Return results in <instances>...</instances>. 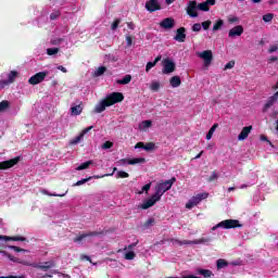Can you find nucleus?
<instances>
[{
  "instance_id": "4",
  "label": "nucleus",
  "mask_w": 278,
  "mask_h": 278,
  "mask_svg": "<svg viewBox=\"0 0 278 278\" xmlns=\"http://www.w3.org/2000/svg\"><path fill=\"white\" fill-rule=\"evenodd\" d=\"M124 99L125 96H123L122 92H112L104 100L106 101V103H109V106H112L116 103H121L122 101H124Z\"/></svg>"
},
{
  "instance_id": "15",
  "label": "nucleus",
  "mask_w": 278,
  "mask_h": 278,
  "mask_svg": "<svg viewBox=\"0 0 278 278\" xmlns=\"http://www.w3.org/2000/svg\"><path fill=\"white\" fill-rule=\"evenodd\" d=\"M242 34H244V27H242V25H238L229 30L228 36L229 38H236L242 36Z\"/></svg>"
},
{
  "instance_id": "61",
  "label": "nucleus",
  "mask_w": 278,
  "mask_h": 278,
  "mask_svg": "<svg viewBox=\"0 0 278 278\" xmlns=\"http://www.w3.org/2000/svg\"><path fill=\"white\" fill-rule=\"evenodd\" d=\"M151 190V182L142 187V192H149Z\"/></svg>"
},
{
  "instance_id": "21",
  "label": "nucleus",
  "mask_w": 278,
  "mask_h": 278,
  "mask_svg": "<svg viewBox=\"0 0 278 278\" xmlns=\"http://www.w3.org/2000/svg\"><path fill=\"white\" fill-rule=\"evenodd\" d=\"M35 268H40V270L47 271L51 268H55V261H48L40 265L37 264V266Z\"/></svg>"
},
{
  "instance_id": "30",
  "label": "nucleus",
  "mask_w": 278,
  "mask_h": 278,
  "mask_svg": "<svg viewBox=\"0 0 278 278\" xmlns=\"http://www.w3.org/2000/svg\"><path fill=\"white\" fill-rule=\"evenodd\" d=\"M197 273H198V275H202V277H204V278H210V277H212V270H210V269H197Z\"/></svg>"
},
{
  "instance_id": "49",
  "label": "nucleus",
  "mask_w": 278,
  "mask_h": 278,
  "mask_svg": "<svg viewBox=\"0 0 278 278\" xmlns=\"http://www.w3.org/2000/svg\"><path fill=\"white\" fill-rule=\"evenodd\" d=\"M60 16H61L60 11H54V12H52V13L50 14V20H51V21H55L56 18H60Z\"/></svg>"
},
{
  "instance_id": "1",
  "label": "nucleus",
  "mask_w": 278,
  "mask_h": 278,
  "mask_svg": "<svg viewBox=\"0 0 278 278\" xmlns=\"http://www.w3.org/2000/svg\"><path fill=\"white\" fill-rule=\"evenodd\" d=\"M175 181H177V178L173 177L169 180L159 184L155 188L156 191L154 194L162 199L164 192H168V190L173 188V184H175Z\"/></svg>"
},
{
  "instance_id": "7",
  "label": "nucleus",
  "mask_w": 278,
  "mask_h": 278,
  "mask_svg": "<svg viewBox=\"0 0 278 278\" xmlns=\"http://www.w3.org/2000/svg\"><path fill=\"white\" fill-rule=\"evenodd\" d=\"M197 55L204 61V65L206 66H210V64H212V61L214 60V54L212 53V50L197 52Z\"/></svg>"
},
{
  "instance_id": "53",
  "label": "nucleus",
  "mask_w": 278,
  "mask_h": 278,
  "mask_svg": "<svg viewBox=\"0 0 278 278\" xmlns=\"http://www.w3.org/2000/svg\"><path fill=\"white\" fill-rule=\"evenodd\" d=\"M112 147H114L112 141H106L102 144V149H112Z\"/></svg>"
},
{
  "instance_id": "17",
  "label": "nucleus",
  "mask_w": 278,
  "mask_h": 278,
  "mask_svg": "<svg viewBox=\"0 0 278 278\" xmlns=\"http://www.w3.org/2000/svg\"><path fill=\"white\" fill-rule=\"evenodd\" d=\"M277 101H278V97L274 93L273 96H270L268 99H267V101H266V103L264 104V106H263V113H266V112H268V110H270V108L273 106V105H275V103H277Z\"/></svg>"
},
{
  "instance_id": "25",
  "label": "nucleus",
  "mask_w": 278,
  "mask_h": 278,
  "mask_svg": "<svg viewBox=\"0 0 278 278\" xmlns=\"http://www.w3.org/2000/svg\"><path fill=\"white\" fill-rule=\"evenodd\" d=\"M169 242H172V244L174 247H184V244H190V240H179V239H170Z\"/></svg>"
},
{
  "instance_id": "27",
  "label": "nucleus",
  "mask_w": 278,
  "mask_h": 278,
  "mask_svg": "<svg viewBox=\"0 0 278 278\" xmlns=\"http://www.w3.org/2000/svg\"><path fill=\"white\" fill-rule=\"evenodd\" d=\"M131 81V75H126L123 77V79L116 80V84H119L121 86H127Z\"/></svg>"
},
{
  "instance_id": "60",
  "label": "nucleus",
  "mask_w": 278,
  "mask_h": 278,
  "mask_svg": "<svg viewBox=\"0 0 278 278\" xmlns=\"http://www.w3.org/2000/svg\"><path fill=\"white\" fill-rule=\"evenodd\" d=\"M9 84H11L10 80H0V88H5Z\"/></svg>"
},
{
  "instance_id": "16",
  "label": "nucleus",
  "mask_w": 278,
  "mask_h": 278,
  "mask_svg": "<svg viewBox=\"0 0 278 278\" xmlns=\"http://www.w3.org/2000/svg\"><path fill=\"white\" fill-rule=\"evenodd\" d=\"M160 27H162V29H173V27H175V18L173 17L164 18L163 21L160 22Z\"/></svg>"
},
{
  "instance_id": "6",
  "label": "nucleus",
  "mask_w": 278,
  "mask_h": 278,
  "mask_svg": "<svg viewBox=\"0 0 278 278\" xmlns=\"http://www.w3.org/2000/svg\"><path fill=\"white\" fill-rule=\"evenodd\" d=\"M47 75H49V72H39L28 79V84H30V86H38V84L45 81Z\"/></svg>"
},
{
  "instance_id": "47",
  "label": "nucleus",
  "mask_w": 278,
  "mask_h": 278,
  "mask_svg": "<svg viewBox=\"0 0 278 278\" xmlns=\"http://www.w3.org/2000/svg\"><path fill=\"white\" fill-rule=\"evenodd\" d=\"M90 179H92V177L83 178L81 180H78L76 184H74V186H84V184H88Z\"/></svg>"
},
{
  "instance_id": "48",
  "label": "nucleus",
  "mask_w": 278,
  "mask_h": 278,
  "mask_svg": "<svg viewBox=\"0 0 278 278\" xmlns=\"http://www.w3.org/2000/svg\"><path fill=\"white\" fill-rule=\"evenodd\" d=\"M236 66V61H229L225 67H224V71H229L231 68H233Z\"/></svg>"
},
{
  "instance_id": "46",
  "label": "nucleus",
  "mask_w": 278,
  "mask_h": 278,
  "mask_svg": "<svg viewBox=\"0 0 278 278\" xmlns=\"http://www.w3.org/2000/svg\"><path fill=\"white\" fill-rule=\"evenodd\" d=\"M7 108H10V102L8 101L0 102V112H5Z\"/></svg>"
},
{
  "instance_id": "29",
  "label": "nucleus",
  "mask_w": 278,
  "mask_h": 278,
  "mask_svg": "<svg viewBox=\"0 0 278 278\" xmlns=\"http://www.w3.org/2000/svg\"><path fill=\"white\" fill-rule=\"evenodd\" d=\"M84 109L81 108V105H75L71 108V112H72V116H79V114H81V111Z\"/></svg>"
},
{
  "instance_id": "34",
  "label": "nucleus",
  "mask_w": 278,
  "mask_h": 278,
  "mask_svg": "<svg viewBox=\"0 0 278 278\" xmlns=\"http://www.w3.org/2000/svg\"><path fill=\"white\" fill-rule=\"evenodd\" d=\"M150 90H152V92H157L160 90V81H152L150 85Z\"/></svg>"
},
{
  "instance_id": "32",
  "label": "nucleus",
  "mask_w": 278,
  "mask_h": 278,
  "mask_svg": "<svg viewBox=\"0 0 278 278\" xmlns=\"http://www.w3.org/2000/svg\"><path fill=\"white\" fill-rule=\"evenodd\" d=\"M216 129H218V124H214V125L210 128V130H208V132H207V135H206V140H212V136H214V131H216Z\"/></svg>"
},
{
  "instance_id": "56",
  "label": "nucleus",
  "mask_w": 278,
  "mask_h": 278,
  "mask_svg": "<svg viewBox=\"0 0 278 278\" xmlns=\"http://www.w3.org/2000/svg\"><path fill=\"white\" fill-rule=\"evenodd\" d=\"M201 24L200 23H195L192 26V31H201Z\"/></svg>"
},
{
  "instance_id": "38",
  "label": "nucleus",
  "mask_w": 278,
  "mask_h": 278,
  "mask_svg": "<svg viewBox=\"0 0 278 278\" xmlns=\"http://www.w3.org/2000/svg\"><path fill=\"white\" fill-rule=\"evenodd\" d=\"M273 18H275V14H273V13H267V14L263 15L264 23H270L273 21Z\"/></svg>"
},
{
  "instance_id": "20",
  "label": "nucleus",
  "mask_w": 278,
  "mask_h": 278,
  "mask_svg": "<svg viewBox=\"0 0 278 278\" xmlns=\"http://www.w3.org/2000/svg\"><path fill=\"white\" fill-rule=\"evenodd\" d=\"M105 108H110V104L106 100H102L96 105L94 113L101 114V112H105Z\"/></svg>"
},
{
  "instance_id": "36",
  "label": "nucleus",
  "mask_w": 278,
  "mask_h": 278,
  "mask_svg": "<svg viewBox=\"0 0 278 278\" xmlns=\"http://www.w3.org/2000/svg\"><path fill=\"white\" fill-rule=\"evenodd\" d=\"M227 266H229V264L227 263V261L219 258L217 260V268L220 270V268H227Z\"/></svg>"
},
{
  "instance_id": "8",
  "label": "nucleus",
  "mask_w": 278,
  "mask_h": 278,
  "mask_svg": "<svg viewBox=\"0 0 278 278\" xmlns=\"http://www.w3.org/2000/svg\"><path fill=\"white\" fill-rule=\"evenodd\" d=\"M147 160L144 157H136V159H122L117 161L118 166H125V164H130L131 166L136 164H144Z\"/></svg>"
},
{
  "instance_id": "35",
  "label": "nucleus",
  "mask_w": 278,
  "mask_h": 278,
  "mask_svg": "<svg viewBox=\"0 0 278 278\" xmlns=\"http://www.w3.org/2000/svg\"><path fill=\"white\" fill-rule=\"evenodd\" d=\"M136 258V252L135 251H128L124 254V260H135Z\"/></svg>"
},
{
  "instance_id": "52",
  "label": "nucleus",
  "mask_w": 278,
  "mask_h": 278,
  "mask_svg": "<svg viewBox=\"0 0 278 278\" xmlns=\"http://www.w3.org/2000/svg\"><path fill=\"white\" fill-rule=\"evenodd\" d=\"M155 65V62H148L146 65V73H149V71H151V68H153Z\"/></svg>"
},
{
  "instance_id": "31",
  "label": "nucleus",
  "mask_w": 278,
  "mask_h": 278,
  "mask_svg": "<svg viewBox=\"0 0 278 278\" xmlns=\"http://www.w3.org/2000/svg\"><path fill=\"white\" fill-rule=\"evenodd\" d=\"M16 77H18V72H16V71H11V72L9 73V75H8V80H9V83L14 84Z\"/></svg>"
},
{
  "instance_id": "63",
  "label": "nucleus",
  "mask_w": 278,
  "mask_h": 278,
  "mask_svg": "<svg viewBox=\"0 0 278 278\" xmlns=\"http://www.w3.org/2000/svg\"><path fill=\"white\" fill-rule=\"evenodd\" d=\"M135 149H144V142H138V143L135 146Z\"/></svg>"
},
{
  "instance_id": "13",
  "label": "nucleus",
  "mask_w": 278,
  "mask_h": 278,
  "mask_svg": "<svg viewBox=\"0 0 278 278\" xmlns=\"http://www.w3.org/2000/svg\"><path fill=\"white\" fill-rule=\"evenodd\" d=\"M212 5H216V0H206L198 3V10H200V12H210V7Z\"/></svg>"
},
{
  "instance_id": "14",
  "label": "nucleus",
  "mask_w": 278,
  "mask_h": 278,
  "mask_svg": "<svg viewBox=\"0 0 278 278\" xmlns=\"http://www.w3.org/2000/svg\"><path fill=\"white\" fill-rule=\"evenodd\" d=\"M92 129H93V126H89L85 128L77 137H75L73 140L70 141V144H79V142L84 140V137L86 136V134H88V131Z\"/></svg>"
},
{
  "instance_id": "33",
  "label": "nucleus",
  "mask_w": 278,
  "mask_h": 278,
  "mask_svg": "<svg viewBox=\"0 0 278 278\" xmlns=\"http://www.w3.org/2000/svg\"><path fill=\"white\" fill-rule=\"evenodd\" d=\"M105 71H108V68L105 66H100L94 72V77H101V75H103L105 73Z\"/></svg>"
},
{
  "instance_id": "23",
  "label": "nucleus",
  "mask_w": 278,
  "mask_h": 278,
  "mask_svg": "<svg viewBox=\"0 0 278 278\" xmlns=\"http://www.w3.org/2000/svg\"><path fill=\"white\" fill-rule=\"evenodd\" d=\"M153 125V122L151 119L143 121L139 124V130L140 131H147L149 128H151Z\"/></svg>"
},
{
  "instance_id": "55",
  "label": "nucleus",
  "mask_w": 278,
  "mask_h": 278,
  "mask_svg": "<svg viewBox=\"0 0 278 278\" xmlns=\"http://www.w3.org/2000/svg\"><path fill=\"white\" fill-rule=\"evenodd\" d=\"M210 25H212V21H205L202 23L201 27H203V29L207 30V29H210Z\"/></svg>"
},
{
  "instance_id": "22",
  "label": "nucleus",
  "mask_w": 278,
  "mask_h": 278,
  "mask_svg": "<svg viewBox=\"0 0 278 278\" xmlns=\"http://www.w3.org/2000/svg\"><path fill=\"white\" fill-rule=\"evenodd\" d=\"M102 232L99 231H92V232H87V233H83L78 237H76L74 239V242H81V240H84L85 238H90V237H94V236H101Z\"/></svg>"
},
{
  "instance_id": "11",
  "label": "nucleus",
  "mask_w": 278,
  "mask_h": 278,
  "mask_svg": "<svg viewBox=\"0 0 278 278\" xmlns=\"http://www.w3.org/2000/svg\"><path fill=\"white\" fill-rule=\"evenodd\" d=\"M160 195H156L155 193L146 202H143L140 207L141 210H149V207H153L157 201H160Z\"/></svg>"
},
{
  "instance_id": "58",
  "label": "nucleus",
  "mask_w": 278,
  "mask_h": 278,
  "mask_svg": "<svg viewBox=\"0 0 278 278\" xmlns=\"http://www.w3.org/2000/svg\"><path fill=\"white\" fill-rule=\"evenodd\" d=\"M8 257H9V260H10L11 262H15L16 264H21V260H20V258H16V257H14V256H12V255H10V254H8Z\"/></svg>"
},
{
  "instance_id": "26",
  "label": "nucleus",
  "mask_w": 278,
  "mask_h": 278,
  "mask_svg": "<svg viewBox=\"0 0 278 278\" xmlns=\"http://www.w3.org/2000/svg\"><path fill=\"white\" fill-rule=\"evenodd\" d=\"M92 164H94L93 161H87V162L80 164L78 167H76V170H86V169L90 168V166H92Z\"/></svg>"
},
{
  "instance_id": "19",
  "label": "nucleus",
  "mask_w": 278,
  "mask_h": 278,
  "mask_svg": "<svg viewBox=\"0 0 278 278\" xmlns=\"http://www.w3.org/2000/svg\"><path fill=\"white\" fill-rule=\"evenodd\" d=\"M253 130V126H245L242 128L241 132L238 136V140H247L249 138V134Z\"/></svg>"
},
{
  "instance_id": "28",
  "label": "nucleus",
  "mask_w": 278,
  "mask_h": 278,
  "mask_svg": "<svg viewBox=\"0 0 278 278\" xmlns=\"http://www.w3.org/2000/svg\"><path fill=\"white\" fill-rule=\"evenodd\" d=\"M207 242H210V238H201L192 241L189 240V244H207Z\"/></svg>"
},
{
  "instance_id": "59",
  "label": "nucleus",
  "mask_w": 278,
  "mask_h": 278,
  "mask_svg": "<svg viewBox=\"0 0 278 278\" xmlns=\"http://www.w3.org/2000/svg\"><path fill=\"white\" fill-rule=\"evenodd\" d=\"M275 51H278L277 45L270 46L269 50H268V53H275Z\"/></svg>"
},
{
  "instance_id": "64",
  "label": "nucleus",
  "mask_w": 278,
  "mask_h": 278,
  "mask_svg": "<svg viewBox=\"0 0 278 278\" xmlns=\"http://www.w3.org/2000/svg\"><path fill=\"white\" fill-rule=\"evenodd\" d=\"M63 39H53L51 41V45H60L62 42Z\"/></svg>"
},
{
  "instance_id": "45",
  "label": "nucleus",
  "mask_w": 278,
  "mask_h": 278,
  "mask_svg": "<svg viewBox=\"0 0 278 278\" xmlns=\"http://www.w3.org/2000/svg\"><path fill=\"white\" fill-rule=\"evenodd\" d=\"M7 240H13L14 242H25V237H8Z\"/></svg>"
},
{
  "instance_id": "54",
  "label": "nucleus",
  "mask_w": 278,
  "mask_h": 278,
  "mask_svg": "<svg viewBox=\"0 0 278 278\" xmlns=\"http://www.w3.org/2000/svg\"><path fill=\"white\" fill-rule=\"evenodd\" d=\"M118 25H121V20H115L111 26V29L114 31L118 28Z\"/></svg>"
},
{
  "instance_id": "43",
  "label": "nucleus",
  "mask_w": 278,
  "mask_h": 278,
  "mask_svg": "<svg viewBox=\"0 0 278 278\" xmlns=\"http://www.w3.org/2000/svg\"><path fill=\"white\" fill-rule=\"evenodd\" d=\"M144 151H153L155 149V143L154 142H148L143 147Z\"/></svg>"
},
{
  "instance_id": "50",
  "label": "nucleus",
  "mask_w": 278,
  "mask_h": 278,
  "mask_svg": "<svg viewBox=\"0 0 278 278\" xmlns=\"http://www.w3.org/2000/svg\"><path fill=\"white\" fill-rule=\"evenodd\" d=\"M10 249L15 251L16 253H27V250L21 249V248L16 247V245H12V247H10Z\"/></svg>"
},
{
  "instance_id": "37",
  "label": "nucleus",
  "mask_w": 278,
  "mask_h": 278,
  "mask_svg": "<svg viewBox=\"0 0 278 278\" xmlns=\"http://www.w3.org/2000/svg\"><path fill=\"white\" fill-rule=\"evenodd\" d=\"M116 179H127L129 177V174L127 172L119 170L115 175Z\"/></svg>"
},
{
  "instance_id": "5",
  "label": "nucleus",
  "mask_w": 278,
  "mask_h": 278,
  "mask_svg": "<svg viewBox=\"0 0 278 278\" xmlns=\"http://www.w3.org/2000/svg\"><path fill=\"white\" fill-rule=\"evenodd\" d=\"M198 10L199 7L197 0H191L187 3L186 12L191 18H197L199 16Z\"/></svg>"
},
{
  "instance_id": "44",
  "label": "nucleus",
  "mask_w": 278,
  "mask_h": 278,
  "mask_svg": "<svg viewBox=\"0 0 278 278\" xmlns=\"http://www.w3.org/2000/svg\"><path fill=\"white\" fill-rule=\"evenodd\" d=\"M47 53L49 55H55V54L60 53V48H48Z\"/></svg>"
},
{
  "instance_id": "40",
  "label": "nucleus",
  "mask_w": 278,
  "mask_h": 278,
  "mask_svg": "<svg viewBox=\"0 0 278 278\" xmlns=\"http://www.w3.org/2000/svg\"><path fill=\"white\" fill-rule=\"evenodd\" d=\"M138 243H131V244H129L128 247H126V248H124V249H119L118 251H117V253H123V251H134V249H136V245H137Z\"/></svg>"
},
{
  "instance_id": "42",
  "label": "nucleus",
  "mask_w": 278,
  "mask_h": 278,
  "mask_svg": "<svg viewBox=\"0 0 278 278\" xmlns=\"http://www.w3.org/2000/svg\"><path fill=\"white\" fill-rule=\"evenodd\" d=\"M152 225H155V218H149L144 224V229H149V227H152Z\"/></svg>"
},
{
  "instance_id": "62",
  "label": "nucleus",
  "mask_w": 278,
  "mask_h": 278,
  "mask_svg": "<svg viewBox=\"0 0 278 278\" xmlns=\"http://www.w3.org/2000/svg\"><path fill=\"white\" fill-rule=\"evenodd\" d=\"M218 179V174H216V172H213L212 176L210 177L208 181H214Z\"/></svg>"
},
{
  "instance_id": "51",
  "label": "nucleus",
  "mask_w": 278,
  "mask_h": 278,
  "mask_svg": "<svg viewBox=\"0 0 278 278\" xmlns=\"http://www.w3.org/2000/svg\"><path fill=\"white\" fill-rule=\"evenodd\" d=\"M20 264H23V266H31L33 268H36V266H38V264L29 263L27 261H20Z\"/></svg>"
},
{
  "instance_id": "39",
  "label": "nucleus",
  "mask_w": 278,
  "mask_h": 278,
  "mask_svg": "<svg viewBox=\"0 0 278 278\" xmlns=\"http://www.w3.org/2000/svg\"><path fill=\"white\" fill-rule=\"evenodd\" d=\"M41 194H47L48 197H66V193H62V194L49 193V191L47 189H42Z\"/></svg>"
},
{
  "instance_id": "18",
  "label": "nucleus",
  "mask_w": 278,
  "mask_h": 278,
  "mask_svg": "<svg viewBox=\"0 0 278 278\" xmlns=\"http://www.w3.org/2000/svg\"><path fill=\"white\" fill-rule=\"evenodd\" d=\"M174 40H176L177 42H186V28L185 27H180L177 29Z\"/></svg>"
},
{
  "instance_id": "12",
  "label": "nucleus",
  "mask_w": 278,
  "mask_h": 278,
  "mask_svg": "<svg viewBox=\"0 0 278 278\" xmlns=\"http://www.w3.org/2000/svg\"><path fill=\"white\" fill-rule=\"evenodd\" d=\"M146 10H148V12H157V10H162V7L160 5V1L149 0L146 2Z\"/></svg>"
},
{
  "instance_id": "41",
  "label": "nucleus",
  "mask_w": 278,
  "mask_h": 278,
  "mask_svg": "<svg viewBox=\"0 0 278 278\" xmlns=\"http://www.w3.org/2000/svg\"><path fill=\"white\" fill-rule=\"evenodd\" d=\"M223 25H224L223 20L217 21V22L214 24V26H213V31H218V29H222Z\"/></svg>"
},
{
  "instance_id": "57",
  "label": "nucleus",
  "mask_w": 278,
  "mask_h": 278,
  "mask_svg": "<svg viewBox=\"0 0 278 278\" xmlns=\"http://www.w3.org/2000/svg\"><path fill=\"white\" fill-rule=\"evenodd\" d=\"M126 45H127V47H131V45H134L131 36H129V35L126 36Z\"/></svg>"
},
{
  "instance_id": "24",
  "label": "nucleus",
  "mask_w": 278,
  "mask_h": 278,
  "mask_svg": "<svg viewBox=\"0 0 278 278\" xmlns=\"http://www.w3.org/2000/svg\"><path fill=\"white\" fill-rule=\"evenodd\" d=\"M172 88H179L181 86V78L179 76H173L169 79Z\"/></svg>"
},
{
  "instance_id": "9",
  "label": "nucleus",
  "mask_w": 278,
  "mask_h": 278,
  "mask_svg": "<svg viewBox=\"0 0 278 278\" xmlns=\"http://www.w3.org/2000/svg\"><path fill=\"white\" fill-rule=\"evenodd\" d=\"M170 73H175V61L165 59L163 61V74L170 75Z\"/></svg>"
},
{
  "instance_id": "2",
  "label": "nucleus",
  "mask_w": 278,
  "mask_h": 278,
  "mask_svg": "<svg viewBox=\"0 0 278 278\" xmlns=\"http://www.w3.org/2000/svg\"><path fill=\"white\" fill-rule=\"evenodd\" d=\"M220 227H223V229H236V227H242V225H240L238 219H226L212 227V231H216V229Z\"/></svg>"
},
{
  "instance_id": "10",
  "label": "nucleus",
  "mask_w": 278,
  "mask_h": 278,
  "mask_svg": "<svg viewBox=\"0 0 278 278\" xmlns=\"http://www.w3.org/2000/svg\"><path fill=\"white\" fill-rule=\"evenodd\" d=\"M18 162H21V157L18 156L9 161L0 162V170H7V168H12V166H16Z\"/></svg>"
},
{
  "instance_id": "3",
  "label": "nucleus",
  "mask_w": 278,
  "mask_h": 278,
  "mask_svg": "<svg viewBox=\"0 0 278 278\" xmlns=\"http://www.w3.org/2000/svg\"><path fill=\"white\" fill-rule=\"evenodd\" d=\"M210 193H198L195 197H192L186 204L187 210H192L195 205H199L203 200L207 199Z\"/></svg>"
}]
</instances>
